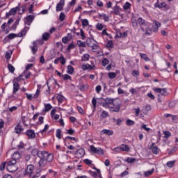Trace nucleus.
Listing matches in <instances>:
<instances>
[{
	"mask_svg": "<svg viewBox=\"0 0 178 178\" xmlns=\"http://www.w3.org/2000/svg\"><path fill=\"white\" fill-rule=\"evenodd\" d=\"M38 158H40V159H45L47 162H52V161H54V154L47 151H40Z\"/></svg>",
	"mask_w": 178,
	"mask_h": 178,
	"instance_id": "f257e3e1",
	"label": "nucleus"
},
{
	"mask_svg": "<svg viewBox=\"0 0 178 178\" xmlns=\"http://www.w3.org/2000/svg\"><path fill=\"white\" fill-rule=\"evenodd\" d=\"M122 106V101L120 99L116 98L113 104L110 106L111 112H119L120 111V106Z\"/></svg>",
	"mask_w": 178,
	"mask_h": 178,
	"instance_id": "f03ea898",
	"label": "nucleus"
},
{
	"mask_svg": "<svg viewBox=\"0 0 178 178\" xmlns=\"http://www.w3.org/2000/svg\"><path fill=\"white\" fill-rule=\"evenodd\" d=\"M17 161L15 159H13L12 160L9 161L7 164L6 169L8 172H10V173H13L17 170V168L15 167V165L17 163ZM12 168H15L14 170H10Z\"/></svg>",
	"mask_w": 178,
	"mask_h": 178,
	"instance_id": "7ed1b4c3",
	"label": "nucleus"
},
{
	"mask_svg": "<svg viewBox=\"0 0 178 178\" xmlns=\"http://www.w3.org/2000/svg\"><path fill=\"white\" fill-rule=\"evenodd\" d=\"M138 24L140 26V30L144 33L145 31V29L144 27H148V22L145 21V19H143V17H139L138 19Z\"/></svg>",
	"mask_w": 178,
	"mask_h": 178,
	"instance_id": "20e7f679",
	"label": "nucleus"
},
{
	"mask_svg": "<svg viewBox=\"0 0 178 178\" xmlns=\"http://www.w3.org/2000/svg\"><path fill=\"white\" fill-rule=\"evenodd\" d=\"M34 165H29L25 170V175L29 176V178L34 174Z\"/></svg>",
	"mask_w": 178,
	"mask_h": 178,
	"instance_id": "39448f33",
	"label": "nucleus"
},
{
	"mask_svg": "<svg viewBox=\"0 0 178 178\" xmlns=\"http://www.w3.org/2000/svg\"><path fill=\"white\" fill-rule=\"evenodd\" d=\"M90 149L93 154H98L99 155H104V150L101 147H95L94 145L90 146Z\"/></svg>",
	"mask_w": 178,
	"mask_h": 178,
	"instance_id": "423d86ee",
	"label": "nucleus"
},
{
	"mask_svg": "<svg viewBox=\"0 0 178 178\" xmlns=\"http://www.w3.org/2000/svg\"><path fill=\"white\" fill-rule=\"evenodd\" d=\"M154 91L155 92H158L159 94H161V95H168V89L166 88H155L154 89Z\"/></svg>",
	"mask_w": 178,
	"mask_h": 178,
	"instance_id": "0eeeda50",
	"label": "nucleus"
},
{
	"mask_svg": "<svg viewBox=\"0 0 178 178\" xmlns=\"http://www.w3.org/2000/svg\"><path fill=\"white\" fill-rule=\"evenodd\" d=\"M85 154H86V151L84 150V148H80L78 150H76L75 152V155L76 158H83Z\"/></svg>",
	"mask_w": 178,
	"mask_h": 178,
	"instance_id": "6e6552de",
	"label": "nucleus"
},
{
	"mask_svg": "<svg viewBox=\"0 0 178 178\" xmlns=\"http://www.w3.org/2000/svg\"><path fill=\"white\" fill-rule=\"evenodd\" d=\"M65 6V0H60L59 3L56 7V12H60L63 10V6Z\"/></svg>",
	"mask_w": 178,
	"mask_h": 178,
	"instance_id": "1a4fd4ad",
	"label": "nucleus"
},
{
	"mask_svg": "<svg viewBox=\"0 0 178 178\" xmlns=\"http://www.w3.org/2000/svg\"><path fill=\"white\" fill-rule=\"evenodd\" d=\"M33 46H30V48L32 51L33 55H35L37 54V51H38V46H37V42L34 41L33 42Z\"/></svg>",
	"mask_w": 178,
	"mask_h": 178,
	"instance_id": "9d476101",
	"label": "nucleus"
},
{
	"mask_svg": "<svg viewBox=\"0 0 178 178\" xmlns=\"http://www.w3.org/2000/svg\"><path fill=\"white\" fill-rule=\"evenodd\" d=\"M13 94H16V92H17L19 91V90H20V86H19V83L13 81Z\"/></svg>",
	"mask_w": 178,
	"mask_h": 178,
	"instance_id": "9b49d317",
	"label": "nucleus"
},
{
	"mask_svg": "<svg viewBox=\"0 0 178 178\" xmlns=\"http://www.w3.org/2000/svg\"><path fill=\"white\" fill-rule=\"evenodd\" d=\"M29 138H35V132L33 129H29L26 132Z\"/></svg>",
	"mask_w": 178,
	"mask_h": 178,
	"instance_id": "f8f14e48",
	"label": "nucleus"
},
{
	"mask_svg": "<svg viewBox=\"0 0 178 178\" xmlns=\"http://www.w3.org/2000/svg\"><path fill=\"white\" fill-rule=\"evenodd\" d=\"M23 130H24V129H23V126H22V124H17V126L15 127V131L17 134H20V133H22Z\"/></svg>",
	"mask_w": 178,
	"mask_h": 178,
	"instance_id": "ddd939ff",
	"label": "nucleus"
},
{
	"mask_svg": "<svg viewBox=\"0 0 178 178\" xmlns=\"http://www.w3.org/2000/svg\"><path fill=\"white\" fill-rule=\"evenodd\" d=\"M34 15H29L26 17V24L27 26H30L31 23H33V20H34Z\"/></svg>",
	"mask_w": 178,
	"mask_h": 178,
	"instance_id": "4468645a",
	"label": "nucleus"
},
{
	"mask_svg": "<svg viewBox=\"0 0 178 178\" xmlns=\"http://www.w3.org/2000/svg\"><path fill=\"white\" fill-rule=\"evenodd\" d=\"M154 8H158L159 9H162V8H166V3L165 2H163L159 4V0H157L156 3L154 4Z\"/></svg>",
	"mask_w": 178,
	"mask_h": 178,
	"instance_id": "2eb2a0df",
	"label": "nucleus"
},
{
	"mask_svg": "<svg viewBox=\"0 0 178 178\" xmlns=\"http://www.w3.org/2000/svg\"><path fill=\"white\" fill-rule=\"evenodd\" d=\"M120 147L121 148V152L124 151L125 152H129V151H130V147L128 145L121 144Z\"/></svg>",
	"mask_w": 178,
	"mask_h": 178,
	"instance_id": "dca6fc26",
	"label": "nucleus"
},
{
	"mask_svg": "<svg viewBox=\"0 0 178 178\" xmlns=\"http://www.w3.org/2000/svg\"><path fill=\"white\" fill-rule=\"evenodd\" d=\"M47 162H48V161L46 159H40L38 162L39 166H40V168H45V166H47Z\"/></svg>",
	"mask_w": 178,
	"mask_h": 178,
	"instance_id": "f3484780",
	"label": "nucleus"
},
{
	"mask_svg": "<svg viewBox=\"0 0 178 178\" xmlns=\"http://www.w3.org/2000/svg\"><path fill=\"white\" fill-rule=\"evenodd\" d=\"M155 145V143H152V145L150 147V149H152L153 154H155V155H158V147L156 146H154Z\"/></svg>",
	"mask_w": 178,
	"mask_h": 178,
	"instance_id": "a211bd4d",
	"label": "nucleus"
},
{
	"mask_svg": "<svg viewBox=\"0 0 178 178\" xmlns=\"http://www.w3.org/2000/svg\"><path fill=\"white\" fill-rule=\"evenodd\" d=\"M17 37H19L17 33H10L5 37L4 40H13V38H16Z\"/></svg>",
	"mask_w": 178,
	"mask_h": 178,
	"instance_id": "6ab92c4d",
	"label": "nucleus"
},
{
	"mask_svg": "<svg viewBox=\"0 0 178 178\" xmlns=\"http://www.w3.org/2000/svg\"><path fill=\"white\" fill-rule=\"evenodd\" d=\"M105 102H107L108 105H113V104L116 101V99L111 98V97H106L104 99Z\"/></svg>",
	"mask_w": 178,
	"mask_h": 178,
	"instance_id": "aec40b11",
	"label": "nucleus"
},
{
	"mask_svg": "<svg viewBox=\"0 0 178 178\" xmlns=\"http://www.w3.org/2000/svg\"><path fill=\"white\" fill-rule=\"evenodd\" d=\"M113 13L114 15H119V13H120V12H122V8L119 6H115L113 8Z\"/></svg>",
	"mask_w": 178,
	"mask_h": 178,
	"instance_id": "412c9836",
	"label": "nucleus"
},
{
	"mask_svg": "<svg viewBox=\"0 0 178 178\" xmlns=\"http://www.w3.org/2000/svg\"><path fill=\"white\" fill-rule=\"evenodd\" d=\"M42 37L43 41H48L51 35H49V33L45 32L44 33L42 34Z\"/></svg>",
	"mask_w": 178,
	"mask_h": 178,
	"instance_id": "4be33fe9",
	"label": "nucleus"
},
{
	"mask_svg": "<svg viewBox=\"0 0 178 178\" xmlns=\"http://www.w3.org/2000/svg\"><path fill=\"white\" fill-rule=\"evenodd\" d=\"M67 73L68 74H73V73H74V68H73V66H72V65H68V66L67 67Z\"/></svg>",
	"mask_w": 178,
	"mask_h": 178,
	"instance_id": "5701e85b",
	"label": "nucleus"
},
{
	"mask_svg": "<svg viewBox=\"0 0 178 178\" xmlns=\"http://www.w3.org/2000/svg\"><path fill=\"white\" fill-rule=\"evenodd\" d=\"M140 56L142 58V59H144L145 62H149L150 59L148 58V56H147L146 54L144 53H140Z\"/></svg>",
	"mask_w": 178,
	"mask_h": 178,
	"instance_id": "b1692460",
	"label": "nucleus"
},
{
	"mask_svg": "<svg viewBox=\"0 0 178 178\" xmlns=\"http://www.w3.org/2000/svg\"><path fill=\"white\" fill-rule=\"evenodd\" d=\"M13 15H16V10L15 8H11L8 13H6V17H8V16H13Z\"/></svg>",
	"mask_w": 178,
	"mask_h": 178,
	"instance_id": "393cba45",
	"label": "nucleus"
},
{
	"mask_svg": "<svg viewBox=\"0 0 178 178\" xmlns=\"http://www.w3.org/2000/svg\"><path fill=\"white\" fill-rule=\"evenodd\" d=\"M76 45H78L79 48H86V42H83L81 40H77Z\"/></svg>",
	"mask_w": 178,
	"mask_h": 178,
	"instance_id": "a878e982",
	"label": "nucleus"
},
{
	"mask_svg": "<svg viewBox=\"0 0 178 178\" xmlns=\"http://www.w3.org/2000/svg\"><path fill=\"white\" fill-rule=\"evenodd\" d=\"M102 132L103 134H107V136H112L113 134V131L109 129H103Z\"/></svg>",
	"mask_w": 178,
	"mask_h": 178,
	"instance_id": "bb28decb",
	"label": "nucleus"
},
{
	"mask_svg": "<svg viewBox=\"0 0 178 178\" xmlns=\"http://www.w3.org/2000/svg\"><path fill=\"white\" fill-rule=\"evenodd\" d=\"M146 27V29H145V34L146 35H151V34H152V29H149V26H145Z\"/></svg>",
	"mask_w": 178,
	"mask_h": 178,
	"instance_id": "cd10ccee",
	"label": "nucleus"
},
{
	"mask_svg": "<svg viewBox=\"0 0 178 178\" xmlns=\"http://www.w3.org/2000/svg\"><path fill=\"white\" fill-rule=\"evenodd\" d=\"M56 137L60 140L62 138V130L60 129H58L56 132Z\"/></svg>",
	"mask_w": 178,
	"mask_h": 178,
	"instance_id": "c85d7f7f",
	"label": "nucleus"
},
{
	"mask_svg": "<svg viewBox=\"0 0 178 178\" xmlns=\"http://www.w3.org/2000/svg\"><path fill=\"white\" fill-rule=\"evenodd\" d=\"M27 33V31H26V28H24L21 30L19 33H17L18 37H24V35H26V33Z\"/></svg>",
	"mask_w": 178,
	"mask_h": 178,
	"instance_id": "c756f323",
	"label": "nucleus"
},
{
	"mask_svg": "<svg viewBox=\"0 0 178 178\" xmlns=\"http://www.w3.org/2000/svg\"><path fill=\"white\" fill-rule=\"evenodd\" d=\"M95 41V40L92 39V38H88L86 40V44L88 45V47H89L90 48V47H92V44H94L92 42Z\"/></svg>",
	"mask_w": 178,
	"mask_h": 178,
	"instance_id": "7c9ffc66",
	"label": "nucleus"
},
{
	"mask_svg": "<svg viewBox=\"0 0 178 178\" xmlns=\"http://www.w3.org/2000/svg\"><path fill=\"white\" fill-rule=\"evenodd\" d=\"M90 59V54H83L81 57V62H87Z\"/></svg>",
	"mask_w": 178,
	"mask_h": 178,
	"instance_id": "2f4dec72",
	"label": "nucleus"
},
{
	"mask_svg": "<svg viewBox=\"0 0 178 178\" xmlns=\"http://www.w3.org/2000/svg\"><path fill=\"white\" fill-rule=\"evenodd\" d=\"M41 151L40 150H38V149H33L31 150V154L33 156H38V154H40Z\"/></svg>",
	"mask_w": 178,
	"mask_h": 178,
	"instance_id": "473e14b6",
	"label": "nucleus"
},
{
	"mask_svg": "<svg viewBox=\"0 0 178 178\" xmlns=\"http://www.w3.org/2000/svg\"><path fill=\"white\" fill-rule=\"evenodd\" d=\"M52 109L51 104H44V112H49Z\"/></svg>",
	"mask_w": 178,
	"mask_h": 178,
	"instance_id": "72a5a7b5",
	"label": "nucleus"
},
{
	"mask_svg": "<svg viewBox=\"0 0 178 178\" xmlns=\"http://www.w3.org/2000/svg\"><path fill=\"white\" fill-rule=\"evenodd\" d=\"M126 124H127V126H134V124H136V122H134V120H131L130 119H128L126 121Z\"/></svg>",
	"mask_w": 178,
	"mask_h": 178,
	"instance_id": "f704fd0d",
	"label": "nucleus"
},
{
	"mask_svg": "<svg viewBox=\"0 0 178 178\" xmlns=\"http://www.w3.org/2000/svg\"><path fill=\"white\" fill-rule=\"evenodd\" d=\"M8 69L10 72V73H15V67H13V65H12V64L8 63Z\"/></svg>",
	"mask_w": 178,
	"mask_h": 178,
	"instance_id": "c9c22d12",
	"label": "nucleus"
},
{
	"mask_svg": "<svg viewBox=\"0 0 178 178\" xmlns=\"http://www.w3.org/2000/svg\"><path fill=\"white\" fill-rule=\"evenodd\" d=\"M76 47H77L76 44H74L73 43H70L68 46H67V51H69V52H70V50L72 49H74V48H76Z\"/></svg>",
	"mask_w": 178,
	"mask_h": 178,
	"instance_id": "e433bc0d",
	"label": "nucleus"
},
{
	"mask_svg": "<svg viewBox=\"0 0 178 178\" xmlns=\"http://www.w3.org/2000/svg\"><path fill=\"white\" fill-rule=\"evenodd\" d=\"M20 158V154L18 152H15L13 154V159H19Z\"/></svg>",
	"mask_w": 178,
	"mask_h": 178,
	"instance_id": "4c0bfd02",
	"label": "nucleus"
},
{
	"mask_svg": "<svg viewBox=\"0 0 178 178\" xmlns=\"http://www.w3.org/2000/svg\"><path fill=\"white\" fill-rule=\"evenodd\" d=\"M67 140H72V141H76L77 142V139H76L75 137H71V136H66L64 138V143H66L67 141Z\"/></svg>",
	"mask_w": 178,
	"mask_h": 178,
	"instance_id": "58836bf2",
	"label": "nucleus"
},
{
	"mask_svg": "<svg viewBox=\"0 0 178 178\" xmlns=\"http://www.w3.org/2000/svg\"><path fill=\"white\" fill-rule=\"evenodd\" d=\"M57 100L58 101V102L60 104H62V102H63V101H65V97H63V95H58L57 96Z\"/></svg>",
	"mask_w": 178,
	"mask_h": 178,
	"instance_id": "ea45409f",
	"label": "nucleus"
},
{
	"mask_svg": "<svg viewBox=\"0 0 178 178\" xmlns=\"http://www.w3.org/2000/svg\"><path fill=\"white\" fill-rule=\"evenodd\" d=\"M62 78L63 79V80H65V81H66L67 80H70V81H72V76H70L67 74L63 75Z\"/></svg>",
	"mask_w": 178,
	"mask_h": 178,
	"instance_id": "a19ab883",
	"label": "nucleus"
},
{
	"mask_svg": "<svg viewBox=\"0 0 178 178\" xmlns=\"http://www.w3.org/2000/svg\"><path fill=\"white\" fill-rule=\"evenodd\" d=\"M106 47L112 49V48H113V42L112 40H108L106 43Z\"/></svg>",
	"mask_w": 178,
	"mask_h": 178,
	"instance_id": "79ce46f5",
	"label": "nucleus"
},
{
	"mask_svg": "<svg viewBox=\"0 0 178 178\" xmlns=\"http://www.w3.org/2000/svg\"><path fill=\"white\" fill-rule=\"evenodd\" d=\"M106 65H109V60H108V58H104L102 61V65L105 67Z\"/></svg>",
	"mask_w": 178,
	"mask_h": 178,
	"instance_id": "37998d69",
	"label": "nucleus"
},
{
	"mask_svg": "<svg viewBox=\"0 0 178 178\" xmlns=\"http://www.w3.org/2000/svg\"><path fill=\"white\" fill-rule=\"evenodd\" d=\"M175 163H176V161H172L167 162L166 165L168 168H173V166H175Z\"/></svg>",
	"mask_w": 178,
	"mask_h": 178,
	"instance_id": "c03bdc74",
	"label": "nucleus"
},
{
	"mask_svg": "<svg viewBox=\"0 0 178 178\" xmlns=\"http://www.w3.org/2000/svg\"><path fill=\"white\" fill-rule=\"evenodd\" d=\"M131 6V4L129 2H126L123 6V9L124 10H127V9H130V7Z\"/></svg>",
	"mask_w": 178,
	"mask_h": 178,
	"instance_id": "a18cd8bd",
	"label": "nucleus"
},
{
	"mask_svg": "<svg viewBox=\"0 0 178 178\" xmlns=\"http://www.w3.org/2000/svg\"><path fill=\"white\" fill-rule=\"evenodd\" d=\"M113 123H115L116 122L117 126H120L122 124V120H120V118H118V120H116V118H113Z\"/></svg>",
	"mask_w": 178,
	"mask_h": 178,
	"instance_id": "49530a36",
	"label": "nucleus"
},
{
	"mask_svg": "<svg viewBox=\"0 0 178 178\" xmlns=\"http://www.w3.org/2000/svg\"><path fill=\"white\" fill-rule=\"evenodd\" d=\"M83 70H88V69H92V67L90 64L83 65H82Z\"/></svg>",
	"mask_w": 178,
	"mask_h": 178,
	"instance_id": "de8ad7c7",
	"label": "nucleus"
},
{
	"mask_svg": "<svg viewBox=\"0 0 178 178\" xmlns=\"http://www.w3.org/2000/svg\"><path fill=\"white\" fill-rule=\"evenodd\" d=\"M96 28L99 30V31H101L104 30V24L101 23H97L96 25Z\"/></svg>",
	"mask_w": 178,
	"mask_h": 178,
	"instance_id": "09e8293b",
	"label": "nucleus"
},
{
	"mask_svg": "<svg viewBox=\"0 0 178 178\" xmlns=\"http://www.w3.org/2000/svg\"><path fill=\"white\" fill-rule=\"evenodd\" d=\"M113 151H114V152H115V154H120V152H122V149H121L120 146H119V147H116L113 148Z\"/></svg>",
	"mask_w": 178,
	"mask_h": 178,
	"instance_id": "8fccbe9b",
	"label": "nucleus"
},
{
	"mask_svg": "<svg viewBox=\"0 0 178 178\" xmlns=\"http://www.w3.org/2000/svg\"><path fill=\"white\" fill-rule=\"evenodd\" d=\"M108 116H109V113H108L105 111H103L102 112L101 118H108Z\"/></svg>",
	"mask_w": 178,
	"mask_h": 178,
	"instance_id": "3c124183",
	"label": "nucleus"
},
{
	"mask_svg": "<svg viewBox=\"0 0 178 178\" xmlns=\"http://www.w3.org/2000/svg\"><path fill=\"white\" fill-rule=\"evenodd\" d=\"M23 79V74L19 75V76L14 79L13 81L16 80L17 83H19V81H22Z\"/></svg>",
	"mask_w": 178,
	"mask_h": 178,
	"instance_id": "603ef678",
	"label": "nucleus"
},
{
	"mask_svg": "<svg viewBox=\"0 0 178 178\" xmlns=\"http://www.w3.org/2000/svg\"><path fill=\"white\" fill-rule=\"evenodd\" d=\"M59 60L61 65H65V63H66V59L63 56H61L60 57H59Z\"/></svg>",
	"mask_w": 178,
	"mask_h": 178,
	"instance_id": "864d4df0",
	"label": "nucleus"
},
{
	"mask_svg": "<svg viewBox=\"0 0 178 178\" xmlns=\"http://www.w3.org/2000/svg\"><path fill=\"white\" fill-rule=\"evenodd\" d=\"M164 136H165V138H169L170 137V136H172V134H170V132L169 131H165L163 132Z\"/></svg>",
	"mask_w": 178,
	"mask_h": 178,
	"instance_id": "5fc2aeb1",
	"label": "nucleus"
},
{
	"mask_svg": "<svg viewBox=\"0 0 178 178\" xmlns=\"http://www.w3.org/2000/svg\"><path fill=\"white\" fill-rule=\"evenodd\" d=\"M102 16L104 22H109V16L106 15V14L102 13Z\"/></svg>",
	"mask_w": 178,
	"mask_h": 178,
	"instance_id": "6e6d98bb",
	"label": "nucleus"
},
{
	"mask_svg": "<svg viewBox=\"0 0 178 178\" xmlns=\"http://www.w3.org/2000/svg\"><path fill=\"white\" fill-rule=\"evenodd\" d=\"M132 76H134V77H137L140 76V72L136 70H134L132 71Z\"/></svg>",
	"mask_w": 178,
	"mask_h": 178,
	"instance_id": "4d7b16f0",
	"label": "nucleus"
},
{
	"mask_svg": "<svg viewBox=\"0 0 178 178\" xmlns=\"http://www.w3.org/2000/svg\"><path fill=\"white\" fill-rule=\"evenodd\" d=\"M108 77L109 79H113L116 77V73L115 72H109L108 73Z\"/></svg>",
	"mask_w": 178,
	"mask_h": 178,
	"instance_id": "13d9d810",
	"label": "nucleus"
},
{
	"mask_svg": "<svg viewBox=\"0 0 178 178\" xmlns=\"http://www.w3.org/2000/svg\"><path fill=\"white\" fill-rule=\"evenodd\" d=\"M65 17H66V15H65V13H60L59 16V19L60 20V22L65 21Z\"/></svg>",
	"mask_w": 178,
	"mask_h": 178,
	"instance_id": "bf43d9fd",
	"label": "nucleus"
},
{
	"mask_svg": "<svg viewBox=\"0 0 178 178\" xmlns=\"http://www.w3.org/2000/svg\"><path fill=\"white\" fill-rule=\"evenodd\" d=\"M11 56H12V53H10L9 51H7L6 53L5 58H6V59H7V60H9V59H10Z\"/></svg>",
	"mask_w": 178,
	"mask_h": 178,
	"instance_id": "052dcab7",
	"label": "nucleus"
},
{
	"mask_svg": "<svg viewBox=\"0 0 178 178\" xmlns=\"http://www.w3.org/2000/svg\"><path fill=\"white\" fill-rule=\"evenodd\" d=\"M135 161H136V158L128 157L127 159V162H128V163H133Z\"/></svg>",
	"mask_w": 178,
	"mask_h": 178,
	"instance_id": "680f3d73",
	"label": "nucleus"
},
{
	"mask_svg": "<svg viewBox=\"0 0 178 178\" xmlns=\"http://www.w3.org/2000/svg\"><path fill=\"white\" fill-rule=\"evenodd\" d=\"M143 130H145V131H149V130H151L150 128L147 127V124H142L141 130H143Z\"/></svg>",
	"mask_w": 178,
	"mask_h": 178,
	"instance_id": "e2e57ef3",
	"label": "nucleus"
},
{
	"mask_svg": "<svg viewBox=\"0 0 178 178\" xmlns=\"http://www.w3.org/2000/svg\"><path fill=\"white\" fill-rule=\"evenodd\" d=\"M82 26H83V27L88 26V20L87 19H84L82 20Z\"/></svg>",
	"mask_w": 178,
	"mask_h": 178,
	"instance_id": "0e129e2a",
	"label": "nucleus"
},
{
	"mask_svg": "<svg viewBox=\"0 0 178 178\" xmlns=\"http://www.w3.org/2000/svg\"><path fill=\"white\" fill-rule=\"evenodd\" d=\"M92 104L93 105L94 108H97V99L95 97H93L92 99Z\"/></svg>",
	"mask_w": 178,
	"mask_h": 178,
	"instance_id": "69168bd1",
	"label": "nucleus"
},
{
	"mask_svg": "<svg viewBox=\"0 0 178 178\" xmlns=\"http://www.w3.org/2000/svg\"><path fill=\"white\" fill-rule=\"evenodd\" d=\"M118 37H120L121 38V37H127V32H120L119 35H118Z\"/></svg>",
	"mask_w": 178,
	"mask_h": 178,
	"instance_id": "338daca9",
	"label": "nucleus"
},
{
	"mask_svg": "<svg viewBox=\"0 0 178 178\" xmlns=\"http://www.w3.org/2000/svg\"><path fill=\"white\" fill-rule=\"evenodd\" d=\"M145 112H149V111H151V105L147 104L145 106Z\"/></svg>",
	"mask_w": 178,
	"mask_h": 178,
	"instance_id": "774afa93",
	"label": "nucleus"
}]
</instances>
